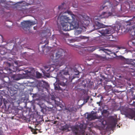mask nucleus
Returning a JSON list of instances; mask_svg holds the SVG:
<instances>
[{
  "label": "nucleus",
  "mask_w": 135,
  "mask_h": 135,
  "mask_svg": "<svg viewBox=\"0 0 135 135\" xmlns=\"http://www.w3.org/2000/svg\"><path fill=\"white\" fill-rule=\"evenodd\" d=\"M109 46V45H108L107 46Z\"/></svg>",
  "instance_id": "obj_40"
},
{
  "label": "nucleus",
  "mask_w": 135,
  "mask_h": 135,
  "mask_svg": "<svg viewBox=\"0 0 135 135\" xmlns=\"http://www.w3.org/2000/svg\"><path fill=\"white\" fill-rule=\"evenodd\" d=\"M0 3L1 6L7 9H11L10 8H13L17 7L16 5H15L12 2H6L5 0H1Z\"/></svg>",
  "instance_id": "obj_12"
},
{
  "label": "nucleus",
  "mask_w": 135,
  "mask_h": 135,
  "mask_svg": "<svg viewBox=\"0 0 135 135\" xmlns=\"http://www.w3.org/2000/svg\"><path fill=\"white\" fill-rule=\"evenodd\" d=\"M96 49V47L95 46H91L88 47L87 50L89 51L93 52Z\"/></svg>",
  "instance_id": "obj_25"
},
{
  "label": "nucleus",
  "mask_w": 135,
  "mask_h": 135,
  "mask_svg": "<svg viewBox=\"0 0 135 135\" xmlns=\"http://www.w3.org/2000/svg\"><path fill=\"white\" fill-rule=\"evenodd\" d=\"M7 88L8 90H10L12 91H16L18 88V86L16 84L13 85H8Z\"/></svg>",
  "instance_id": "obj_15"
},
{
  "label": "nucleus",
  "mask_w": 135,
  "mask_h": 135,
  "mask_svg": "<svg viewBox=\"0 0 135 135\" xmlns=\"http://www.w3.org/2000/svg\"><path fill=\"white\" fill-rule=\"evenodd\" d=\"M107 111L106 110H103L102 112L101 111V113L102 115L103 116H105V115H104L105 114H106L107 113Z\"/></svg>",
  "instance_id": "obj_31"
},
{
  "label": "nucleus",
  "mask_w": 135,
  "mask_h": 135,
  "mask_svg": "<svg viewBox=\"0 0 135 135\" xmlns=\"http://www.w3.org/2000/svg\"><path fill=\"white\" fill-rule=\"evenodd\" d=\"M16 42L14 41V40H10L6 42V45H8V44H15V43Z\"/></svg>",
  "instance_id": "obj_29"
},
{
  "label": "nucleus",
  "mask_w": 135,
  "mask_h": 135,
  "mask_svg": "<svg viewBox=\"0 0 135 135\" xmlns=\"http://www.w3.org/2000/svg\"><path fill=\"white\" fill-rule=\"evenodd\" d=\"M133 105L134 106H135V102H133Z\"/></svg>",
  "instance_id": "obj_36"
},
{
  "label": "nucleus",
  "mask_w": 135,
  "mask_h": 135,
  "mask_svg": "<svg viewBox=\"0 0 135 135\" xmlns=\"http://www.w3.org/2000/svg\"><path fill=\"white\" fill-rule=\"evenodd\" d=\"M28 81L29 83L35 84L37 86L39 90L43 91L44 89H47L49 87V85L48 83L44 81H38L33 80L32 81L29 80Z\"/></svg>",
  "instance_id": "obj_10"
},
{
  "label": "nucleus",
  "mask_w": 135,
  "mask_h": 135,
  "mask_svg": "<svg viewBox=\"0 0 135 135\" xmlns=\"http://www.w3.org/2000/svg\"><path fill=\"white\" fill-rule=\"evenodd\" d=\"M67 109L68 110L69 112L71 111V112H72L73 110V107H71V108H69Z\"/></svg>",
  "instance_id": "obj_33"
},
{
  "label": "nucleus",
  "mask_w": 135,
  "mask_h": 135,
  "mask_svg": "<svg viewBox=\"0 0 135 135\" xmlns=\"http://www.w3.org/2000/svg\"><path fill=\"white\" fill-rule=\"evenodd\" d=\"M18 61H14V64L16 65V66L15 67L13 66H13H12L11 64L8 63V65L9 67L8 68V69L7 70L8 73L10 74V75L11 78L14 80H17L24 78L22 75V74H23V70L22 71V73L19 74H12V73H15L17 71V67L19 66V65L18 64Z\"/></svg>",
  "instance_id": "obj_5"
},
{
  "label": "nucleus",
  "mask_w": 135,
  "mask_h": 135,
  "mask_svg": "<svg viewBox=\"0 0 135 135\" xmlns=\"http://www.w3.org/2000/svg\"><path fill=\"white\" fill-rule=\"evenodd\" d=\"M97 104H98L99 105V106H100L102 104V103H101V102H97Z\"/></svg>",
  "instance_id": "obj_34"
},
{
  "label": "nucleus",
  "mask_w": 135,
  "mask_h": 135,
  "mask_svg": "<svg viewBox=\"0 0 135 135\" xmlns=\"http://www.w3.org/2000/svg\"><path fill=\"white\" fill-rule=\"evenodd\" d=\"M120 110L121 113L124 115L126 117L132 119L135 117V112L128 107H122Z\"/></svg>",
  "instance_id": "obj_9"
},
{
  "label": "nucleus",
  "mask_w": 135,
  "mask_h": 135,
  "mask_svg": "<svg viewBox=\"0 0 135 135\" xmlns=\"http://www.w3.org/2000/svg\"><path fill=\"white\" fill-rule=\"evenodd\" d=\"M21 2H18V3H21Z\"/></svg>",
  "instance_id": "obj_41"
},
{
  "label": "nucleus",
  "mask_w": 135,
  "mask_h": 135,
  "mask_svg": "<svg viewBox=\"0 0 135 135\" xmlns=\"http://www.w3.org/2000/svg\"><path fill=\"white\" fill-rule=\"evenodd\" d=\"M35 24L34 22L30 21V20L23 21L21 23L22 27L24 30L26 31L29 30L30 26L34 25Z\"/></svg>",
  "instance_id": "obj_13"
},
{
  "label": "nucleus",
  "mask_w": 135,
  "mask_h": 135,
  "mask_svg": "<svg viewBox=\"0 0 135 135\" xmlns=\"http://www.w3.org/2000/svg\"><path fill=\"white\" fill-rule=\"evenodd\" d=\"M34 2L35 3H37L38 4L40 2L39 1H38V2H36V0H34Z\"/></svg>",
  "instance_id": "obj_35"
},
{
  "label": "nucleus",
  "mask_w": 135,
  "mask_h": 135,
  "mask_svg": "<svg viewBox=\"0 0 135 135\" xmlns=\"http://www.w3.org/2000/svg\"><path fill=\"white\" fill-rule=\"evenodd\" d=\"M98 70H97V71H94V73H96V72H98Z\"/></svg>",
  "instance_id": "obj_37"
},
{
  "label": "nucleus",
  "mask_w": 135,
  "mask_h": 135,
  "mask_svg": "<svg viewBox=\"0 0 135 135\" xmlns=\"http://www.w3.org/2000/svg\"><path fill=\"white\" fill-rule=\"evenodd\" d=\"M17 50L15 48V47H13L11 51V53L12 55H15L16 53Z\"/></svg>",
  "instance_id": "obj_30"
},
{
  "label": "nucleus",
  "mask_w": 135,
  "mask_h": 135,
  "mask_svg": "<svg viewBox=\"0 0 135 135\" xmlns=\"http://www.w3.org/2000/svg\"><path fill=\"white\" fill-rule=\"evenodd\" d=\"M72 6L73 7L76 8L78 6V2L77 1H74L72 3Z\"/></svg>",
  "instance_id": "obj_27"
},
{
  "label": "nucleus",
  "mask_w": 135,
  "mask_h": 135,
  "mask_svg": "<svg viewBox=\"0 0 135 135\" xmlns=\"http://www.w3.org/2000/svg\"><path fill=\"white\" fill-rule=\"evenodd\" d=\"M118 50H124L123 53H127L129 51V50L127 49L125 45L122 44L119 45L117 47Z\"/></svg>",
  "instance_id": "obj_16"
},
{
  "label": "nucleus",
  "mask_w": 135,
  "mask_h": 135,
  "mask_svg": "<svg viewBox=\"0 0 135 135\" xmlns=\"http://www.w3.org/2000/svg\"><path fill=\"white\" fill-rule=\"evenodd\" d=\"M64 3L58 7V9L62 11L58 17L60 20V29L65 31H69L78 28L79 22L81 24H85L84 22L73 14L68 10L69 7Z\"/></svg>",
  "instance_id": "obj_1"
},
{
  "label": "nucleus",
  "mask_w": 135,
  "mask_h": 135,
  "mask_svg": "<svg viewBox=\"0 0 135 135\" xmlns=\"http://www.w3.org/2000/svg\"><path fill=\"white\" fill-rule=\"evenodd\" d=\"M88 81H89V80L88 79Z\"/></svg>",
  "instance_id": "obj_44"
},
{
  "label": "nucleus",
  "mask_w": 135,
  "mask_h": 135,
  "mask_svg": "<svg viewBox=\"0 0 135 135\" xmlns=\"http://www.w3.org/2000/svg\"><path fill=\"white\" fill-rule=\"evenodd\" d=\"M23 74H27L28 75L36 77L37 78H40L41 76V74L39 72L35 71L33 68H29L28 70H25L23 71Z\"/></svg>",
  "instance_id": "obj_11"
},
{
  "label": "nucleus",
  "mask_w": 135,
  "mask_h": 135,
  "mask_svg": "<svg viewBox=\"0 0 135 135\" xmlns=\"http://www.w3.org/2000/svg\"><path fill=\"white\" fill-rule=\"evenodd\" d=\"M79 71L75 68L73 69L65 68L57 74L56 77V82L54 84L55 90H65L69 81H72L75 78L77 77L79 74Z\"/></svg>",
  "instance_id": "obj_3"
},
{
  "label": "nucleus",
  "mask_w": 135,
  "mask_h": 135,
  "mask_svg": "<svg viewBox=\"0 0 135 135\" xmlns=\"http://www.w3.org/2000/svg\"><path fill=\"white\" fill-rule=\"evenodd\" d=\"M82 31V29L81 28H77L74 31V34L75 35H78L81 33Z\"/></svg>",
  "instance_id": "obj_20"
},
{
  "label": "nucleus",
  "mask_w": 135,
  "mask_h": 135,
  "mask_svg": "<svg viewBox=\"0 0 135 135\" xmlns=\"http://www.w3.org/2000/svg\"><path fill=\"white\" fill-rule=\"evenodd\" d=\"M94 56L96 57L97 59L99 60L100 58V56L97 55H94Z\"/></svg>",
  "instance_id": "obj_32"
},
{
  "label": "nucleus",
  "mask_w": 135,
  "mask_h": 135,
  "mask_svg": "<svg viewBox=\"0 0 135 135\" xmlns=\"http://www.w3.org/2000/svg\"><path fill=\"white\" fill-rule=\"evenodd\" d=\"M88 39V38L85 36H80L77 38V40L78 41H80L81 39Z\"/></svg>",
  "instance_id": "obj_26"
},
{
  "label": "nucleus",
  "mask_w": 135,
  "mask_h": 135,
  "mask_svg": "<svg viewBox=\"0 0 135 135\" xmlns=\"http://www.w3.org/2000/svg\"><path fill=\"white\" fill-rule=\"evenodd\" d=\"M29 128H30L31 132H32V133L35 134H37V132L36 131V130H38V129H35L32 128V127H29Z\"/></svg>",
  "instance_id": "obj_28"
},
{
  "label": "nucleus",
  "mask_w": 135,
  "mask_h": 135,
  "mask_svg": "<svg viewBox=\"0 0 135 135\" xmlns=\"http://www.w3.org/2000/svg\"><path fill=\"white\" fill-rule=\"evenodd\" d=\"M89 96L86 94H85L84 95V96L83 97V99L84 102L83 103L80 105L81 107L84 104L86 103L89 99Z\"/></svg>",
  "instance_id": "obj_19"
},
{
  "label": "nucleus",
  "mask_w": 135,
  "mask_h": 135,
  "mask_svg": "<svg viewBox=\"0 0 135 135\" xmlns=\"http://www.w3.org/2000/svg\"><path fill=\"white\" fill-rule=\"evenodd\" d=\"M50 40L52 42V43L56 44V39L55 35H53L50 38Z\"/></svg>",
  "instance_id": "obj_24"
},
{
  "label": "nucleus",
  "mask_w": 135,
  "mask_h": 135,
  "mask_svg": "<svg viewBox=\"0 0 135 135\" xmlns=\"http://www.w3.org/2000/svg\"><path fill=\"white\" fill-rule=\"evenodd\" d=\"M46 102L47 103L50 104H51L53 103H55L57 104H60V103L59 102H56V100H55L54 96H52L51 99L48 101H46Z\"/></svg>",
  "instance_id": "obj_17"
},
{
  "label": "nucleus",
  "mask_w": 135,
  "mask_h": 135,
  "mask_svg": "<svg viewBox=\"0 0 135 135\" xmlns=\"http://www.w3.org/2000/svg\"><path fill=\"white\" fill-rule=\"evenodd\" d=\"M35 27H33V28L35 30Z\"/></svg>",
  "instance_id": "obj_39"
},
{
  "label": "nucleus",
  "mask_w": 135,
  "mask_h": 135,
  "mask_svg": "<svg viewBox=\"0 0 135 135\" xmlns=\"http://www.w3.org/2000/svg\"><path fill=\"white\" fill-rule=\"evenodd\" d=\"M84 126L82 124L78 123L75 126L70 127V125L66 124L62 127V129L63 131H69L71 130L73 134L75 135H79L80 133L79 128L81 129V127Z\"/></svg>",
  "instance_id": "obj_8"
},
{
  "label": "nucleus",
  "mask_w": 135,
  "mask_h": 135,
  "mask_svg": "<svg viewBox=\"0 0 135 135\" xmlns=\"http://www.w3.org/2000/svg\"><path fill=\"white\" fill-rule=\"evenodd\" d=\"M96 113V112L92 111L90 114H88L86 118L88 121H91L96 119L97 117L95 114Z\"/></svg>",
  "instance_id": "obj_14"
},
{
  "label": "nucleus",
  "mask_w": 135,
  "mask_h": 135,
  "mask_svg": "<svg viewBox=\"0 0 135 135\" xmlns=\"http://www.w3.org/2000/svg\"><path fill=\"white\" fill-rule=\"evenodd\" d=\"M127 44L131 48L135 49V42L134 40H129L127 42Z\"/></svg>",
  "instance_id": "obj_18"
},
{
  "label": "nucleus",
  "mask_w": 135,
  "mask_h": 135,
  "mask_svg": "<svg viewBox=\"0 0 135 135\" xmlns=\"http://www.w3.org/2000/svg\"><path fill=\"white\" fill-rule=\"evenodd\" d=\"M6 49L5 48H3V51L2 50H1L0 51V53L1 54H6V55L9 56V54H8V53H6Z\"/></svg>",
  "instance_id": "obj_23"
},
{
  "label": "nucleus",
  "mask_w": 135,
  "mask_h": 135,
  "mask_svg": "<svg viewBox=\"0 0 135 135\" xmlns=\"http://www.w3.org/2000/svg\"><path fill=\"white\" fill-rule=\"evenodd\" d=\"M81 17H82V18H83L82 16H81Z\"/></svg>",
  "instance_id": "obj_42"
},
{
  "label": "nucleus",
  "mask_w": 135,
  "mask_h": 135,
  "mask_svg": "<svg viewBox=\"0 0 135 135\" xmlns=\"http://www.w3.org/2000/svg\"><path fill=\"white\" fill-rule=\"evenodd\" d=\"M119 58L123 60L125 64L128 65L123 67L129 69L131 75L135 78V59H126L122 56H120Z\"/></svg>",
  "instance_id": "obj_6"
},
{
  "label": "nucleus",
  "mask_w": 135,
  "mask_h": 135,
  "mask_svg": "<svg viewBox=\"0 0 135 135\" xmlns=\"http://www.w3.org/2000/svg\"><path fill=\"white\" fill-rule=\"evenodd\" d=\"M100 50H102L103 51H104L106 53H107L108 55H109L110 54L113 53L112 51L108 49H100Z\"/></svg>",
  "instance_id": "obj_22"
},
{
  "label": "nucleus",
  "mask_w": 135,
  "mask_h": 135,
  "mask_svg": "<svg viewBox=\"0 0 135 135\" xmlns=\"http://www.w3.org/2000/svg\"><path fill=\"white\" fill-rule=\"evenodd\" d=\"M80 54H80V53H79Z\"/></svg>",
  "instance_id": "obj_43"
},
{
  "label": "nucleus",
  "mask_w": 135,
  "mask_h": 135,
  "mask_svg": "<svg viewBox=\"0 0 135 135\" xmlns=\"http://www.w3.org/2000/svg\"><path fill=\"white\" fill-rule=\"evenodd\" d=\"M48 42L49 41L48 39H46L44 42V43H45V45L41 46V48L42 49V51L43 52H44L45 49L46 48V45L47 44Z\"/></svg>",
  "instance_id": "obj_21"
},
{
  "label": "nucleus",
  "mask_w": 135,
  "mask_h": 135,
  "mask_svg": "<svg viewBox=\"0 0 135 135\" xmlns=\"http://www.w3.org/2000/svg\"><path fill=\"white\" fill-rule=\"evenodd\" d=\"M110 124H107L106 121L104 120H99V119L95 121L96 122H91L86 124L83 122L80 123L84 126L81 127V129L79 128L80 133L79 135H97L96 132L93 131V127L98 129L101 130L102 129L109 130L115 127L118 120L116 117H111L110 118Z\"/></svg>",
  "instance_id": "obj_2"
},
{
  "label": "nucleus",
  "mask_w": 135,
  "mask_h": 135,
  "mask_svg": "<svg viewBox=\"0 0 135 135\" xmlns=\"http://www.w3.org/2000/svg\"><path fill=\"white\" fill-rule=\"evenodd\" d=\"M51 61L53 62H56L55 64L44 66V72L46 71L51 72L56 70V65L58 68L64 64L66 61L69 60L70 57L67 55V53L63 49H60L54 54L52 55L50 57Z\"/></svg>",
  "instance_id": "obj_4"
},
{
  "label": "nucleus",
  "mask_w": 135,
  "mask_h": 135,
  "mask_svg": "<svg viewBox=\"0 0 135 135\" xmlns=\"http://www.w3.org/2000/svg\"><path fill=\"white\" fill-rule=\"evenodd\" d=\"M30 94L32 96L33 100L35 101V103L38 105L41 108V112L43 114H45L48 111H50L52 108L51 107H49L45 106L43 103V101L40 100L39 99L38 94H32L30 93Z\"/></svg>",
  "instance_id": "obj_7"
},
{
  "label": "nucleus",
  "mask_w": 135,
  "mask_h": 135,
  "mask_svg": "<svg viewBox=\"0 0 135 135\" xmlns=\"http://www.w3.org/2000/svg\"><path fill=\"white\" fill-rule=\"evenodd\" d=\"M119 78H121V76H119Z\"/></svg>",
  "instance_id": "obj_38"
}]
</instances>
